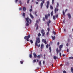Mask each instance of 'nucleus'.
<instances>
[{"mask_svg": "<svg viewBox=\"0 0 73 73\" xmlns=\"http://www.w3.org/2000/svg\"><path fill=\"white\" fill-rule=\"evenodd\" d=\"M68 11V9H66V10H65V12H66V11Z\"/></svg>", "mask_w": 73, "mask_h": 73, "instance_id": "nucleus-60", "label": "nucleus"}, {"mask_svg": "<svg viewBox=\"0 0 73 73\" xmlns=\"http://www.w3.org/2000/svg\"><path fill=\"white\" fill-rule=\"evenodd\" d=\"M50 9H53V6L52 5L50 6Z\"/></svg>", "mask_w": 73, "mask_h": 73, "instance_id": "nucleus-26", "label": "nucleus"}, {"mask_svg": "<svg viewBox=\"0 0 73 73\" xmlns=\"http://www.w3.org/2000/svg\"><path fill=\"white\" fill-rule=\"evenodd\" d=\"M59 53H59L60 56L61 57V53L60 52H59Z\"/></svg>", "mask_w": 73, "mask_h": 73, "instance_id": "nucleus-38", "label": "nucleus"}, {"mask_svg": "<svg viewBox=\"0 0 73 73\" xmlns=\"http://www.w3.org/2000/svg\"><path fill=\"white\" fill-rule=\"evenodd\" d=\"M58 11V8H55L54 10L55 13H56Z\"/></svg>", "mask_w": 73, "mask_h": 73, "instance_id": "nucleus-8", "label": "nucleus"}, {"mask_svg": "<svg viewBox=\"0 0 73 73\" xmlns=\"http://www.w3.org/2000/svg\"><path fill=\"white\" fill-rule=\"evenodd\" d=\"M19 1L20 4H21V1Z\"/></svg>", "mask_w": 73, "mask_h": 73, "instance_id": "nucleus-41", "label": "nucleus"}, {"mask_svg": "<svg viewBox=\"0 0 73 73\" xmlns=\"http://www.w3.org/2000/svg\"><path fill=\"white\" fill-rule=\"evenodd\" d=\"M53 33L54 35H56V32H55L53 31Z\"/></svg>", "mask_w": 73, "mask_h": 73, "instance_id": "nucleus-33", "label": "nucleus"}, {"mask_svg": "<svg viewBox=\"0 0 73 73\" xmlns=\"http://www.w3.org/2000/svg\"><path fill=\"white\" fill-rule=\"evenodd\" d=\"M25 20H26V21L27 22V23L29 22V17L26 18H25Z\"/></svg>", "mask_w": 73, "mask_h": 73, "instance_id": "nucleus-10", "label": "nucleus"}, {"mask_svg": "<svg viewBox=\"0 0 73 73\" xmlns=\"http://www.w3.org/2000/svg\"><path fill=\"white\" fill-rule=\"evenodd\" d=\"M56 51L57 52V54H58V53H59V50H58V48H56Z\"/></svg>", "mask_w": 73, "mask_h": 73, "instance_id": "nucleus-13", "label": "nucleus"}, {"mask_svg": "<svg viewBox=\"0 0 73 73\" xmlns=\"http://www.w3.org/2000/svg\"><path fill=\"white\" fill-rule=\"evenodd\" d=\"M61 50V48H60L59 49V52H60V51Z\"/></svg>", "mask_w": 73, "mask_h": 73, "instance_id": "nucleus-49", "label": "nucleus"}, {"mask_svg": "<svg viewBox=\"0 0 73 73\" xmlns=\"http://www.w3.org/2000/svg\"><path fill=\"white\" fill-rule=\"evenodd\" d=\"M53 19L54 20H56V16H53Z\"/></svg>", "mask_w": 73, "mask_h": 73, "instance_id": "nucleus-22", "label": "nucleus"}, {"mask_svg": "<svg viewBox=\"0 0 73 73\" xmlns=\"http://www.w3.org/2000/svg\"><path fill=\"white\" fill-rule=\"evenodd\" d=\"M52 40H55V38H56V37H55V36H52Z\"/></svg>", "mask_w": 73, "mask_h": 73, "instance_id": "nucleus-20", "label": "nucleus"}, {"mask_svg": "<svg viewBox=\"0 0 73 73\" xmlns=\"http://www.w3.org/2000/svg\"><path fill=\"white\" fill-rule=\"evenodd\" d=\"M40 56H42V54H40V55H38L37 56V57L38 58H40Z\"/></svg>", "mask_w": 73, "mask_h": 73, "instance_id": "nucleus-17", "label": "nucleus"}, {"mask_svg": "<svg viewBox=\"0 0 73 73\" xmlns=\"http://www.w3.org/2000/svg\"><path fill=\"white\" fill-rule=\"evenodd\" d=\"M36 4H38V2H36Z\"/></svg>", "mask_w": 73, "mask_h": 73, "instance_id": "nucleus-63", "label": "nucleus"}, {"mask_svg": "<svg viewBox=\"0 0 73 73\" xmlns=\"http://www.w3.org/2000/svg\"><path fill=\"white\" fill-rule=\"evenodd\" d=\"M46 7L47 9L49 8V4H50V2L49 1H47L46 2Z\"/></svg>", "mask_w": 73, "mask_h": 73, "instance_id": "nucleus-3", "label": "nucleus"}, {"mask_svg": "<svg viewBox=\"0 0 73 73\" xmlns=\"http://www.w3.org/2000/svg\"><path fill=\"white\" fill-rule=\"evenodd\" d=\"M29 57H30V58H32V54H30L29 55Z\"/></svg>", "mask_w": 73, "mask_h": 73, "instance_id": "nucleus-16", "label": "nucleus"}, {"mask_svg": "<svg viewBox=\"0 0 73 73\" xmlns=\"http://www.w3.org/2000/svg\"><path fill=\"white\" fill-rule=\"evenodd\" d=\"M59 44H60V43L59 42H58L57 44V45H59Z\"/></svg>", "mask_w": 73, "mask_h": 73, "instance_id": "nucleus-53", "label": "nucleus"}, {"mask_svg": "<svg viewBox=\"0 0 73 73\" xmlns=\"http://www.w3.org/2000/svg\"><path fill=\"white\" fill-rule=\"evenodd\" d=\"M67 16L70 19H71V15H70V13H68L67 14Z\"/></svg>", "mask_w": 73, "mask_h": 73, "instance_id": "nucleus-7", "label": "nucleus"}, {"mask_svg": "<svg viewBox=\"0 0 73 73\" xmlns=\"http://www.w3.org/2000/svg\"><path fill=\"white\" fill-rule=\"evenodd\" d=\"M50 53L51 52V47H49Z\"/></svg>", "mask_w": 73, "mask_h": 73, "instance_id": "nucleus-29", "label": "nucleus"}, {"mask_svg": "<svg viewBox=\"0 0 73 73\" xmlns=\"http://www.w3.org/2000/svg\"><path fill=\"white\" fill-rule=\"evenodd\" d=\"M44 42L45 44H47V43H46V40H44Z\"/></svg>", "mask_w": 73, "mask_h": 73, "instance_id": "nucleus-47", "label": "nucleus"}, {"mask_svg": "<svg viewBox=\"0 0 73 73\" xmlns=\"http://www.w3.org/2000/svg\"><path fill=\"white\" fill-rule=\"evenodd\" d=\"M53 11H52L51 13V16H53Z\"/></svg>", "mask_w": 73, "mask_h": 73, "instance_id": "nucleus-34", "label": "nucleus"}, {"mask_svg": "<svg viewBox=\"0 0 73 73\" xmlns=\"http://www.w3.org/2000/svg\"><path fill=\"white\" fill-rule=\"evenodd\" d=\"M57 5L56 6L57 8H58V6H59V4L58 3H57Z\"/></svg>", "mask_w": 73, "mask_h": 73, "instance_id": "nucleus-23", "label": "nucleus"}, {"mask_svg": "<svg viewBox=\"0 0 73 73\" xmlns=\"http://www.w3.org/2000/svg\"><path fill=\"white\" fill-rule=\"evenodd\" d=\"M42 36H45V32H44V33H42Z\"/></svg>", "mask_w": 73, "mask_h": 73, "instance_id": "nucleus-21", "label": "nucleus"}, {"mask_svg": "<svg viewBox=\"0 0 73 73\" xmlns=\"http://www.w3.org/2000/svg\"><path fill=\"white\" fill-rule=\"evenodd\" d=\"M53 58L54 59V60H56V59H57V58H58V57H57L56 56H54L53 57Z\"/></svg>", "mask_w": 73, "mask_h": 73, "instance_id": "nucleus-14", "label": "nucleus"}, {"mask_svg": "<svg viewBox=\"0 0 73 73\" xmlns=\"http://www.w3.org/2000/svg\"><path fill=\"white\" fill-rule=\"evenodd\" d=\"M50 14L48 13L47 16V15L46 14L45 15V18L46 20H48V16H49V17H50Z\"/></svg>", "mask_w": 73, "mask_h": 73, "instance_id": "nucleus-5", "label": "nucleus"}, {"mask_svg": "<svg viewBox=\"0 0 73 73\" xmlns=\"http://www.w3.org/2000/svg\"><path fill=\"white\" fill-rule=\"evenodd\" d=\"M29 20L30 21V24H31V23H32V20L30 19H29Z\"/></svg>", "mask_w": 73, "mask_h": 73, "instance_id": "nucleus-31", "label": "nucleus"}, {"mask_svg": "<svg viewBox=\"0 0 73 73\" xmlns=\"http://www.w3.org/2000/svg\"><path fill=\"white\" fill-rule=\"evenodd\" d=\"M44 47V45L43 44H42L41 46V49H42Z\"/></svg>", "mask_w": 73, "mask_h": 73, "instance_id": "nucleus-18", "label": "nucleus"}, {"mask_svg": "<svg viewBox=\"0 0 73 73\" xmlns=\"http://www.w3.org/2000/svg\"><path fill=\"white\" fill-rule=\"evenodd\" d=\"M63 72L64 73H66V71H65V70H64L63 71Z\"/></svg>", "mask_w": 73, "mask_h": 73, "instance_id": "nucleus-46", "label": "nucleus"}, {"mask_svg": "<svg viewBox=\"0 0 73 73\" xmlns=\"http://www.w3.org/2000/svg\"><path fill=\"white\" fill-rule=\"evenodd\" d=\"M36 1H42V0H36Z\"/></svg>", "mask_w": 73, "mask_h": 73, "instance_id": "nucleus-55", "label": "nucleus"}, {"mask_svg": "<svg viewBox=\"0 0 73 73\" xmlns=\"http://www.w3.org/2000/svg\"><path fill=\"white\" fill-rule=\"evenodd\" d=\"M30 11L32 12V9H30Z\"/></svg>", "mask_w": 73, "mask_h": 73, "instance_id": "nucleus-48", "label": "nucleus"}, {"mask_svg": "<svg viewBox=\"0 0 73 73\" xmlns=\"http://www.w3.org/2000/svg\"><path fill=\"white\" fill-rule=\"evenodd\" d=\"M67 52H69V49L68 48L67 49Z\"/></svg>", "mask_w": 73, "mask_h": 73, "instance_id": "nucleus-57", "label": "nucleus"}, {"mask_svg": "<svg viewBox=\"0 0 73 73\" xmlns=\"http://www.w3.org/2000/svg\"><path fill=\"white\" fill-rule=\"evenodd\" d=\"M30 16L31 18V19H33V18H34V17H33V15H32V14H31V13H30Z\"/></svg>", "mask_w": 73, "mask_h": 73, "instance_id": "nucleus-11", "label": "nucleus"}, {"mask_svg": "<svg viewBox=\"0 0 73 73\" xmlns=\"http://www.w3.org/2000/svg\"><path fill=\"white\" fill-rule=\"evenodd\" d=\"M18 0H15V3H17V1H18Z\"/></svg>", "mask_w": 73, "mask_h": 73, "instance_id": "nucleus-50", "label": "nucleus"}, {"mask_svg": "<svg viewBox=\"0 0 73 73\" xmlns=\"http://www.w3.org/2000/svg\"><path fill=\"white\" fill-rule=\"evenodd\" d=\"M30 42L31 44H33V41L32 40H30Z\"/></svg>", "mask_w": 73, "mask_h": 73, "instance_id": "nucleus-28", "label": "nucleus"}, {"mask_svg": "<svg viewBox=\"0 0 73 73\" xmlns=\"http://www.w3.org/2000/svg\"><path fill=\"white\" fill-rule=\"evenodd\" d=\"M44 2H45V0H43L42 1V2H41L40 4V8L41 9L42 7V6H43V3H44Z\"/></svg>", "mask_w": 73, "mask_h": 73, "instance_id": "nucleus-4", "label": "nucleus"}, {"mask_svg": "<svg viewBox=\"0 0 73 73\" xmlns=\"http://www.w3.org/2000/svg\"><path fill=\"white\" fill-rule=\"evenodd\" d=\"M71 72L72 73H73V68L71 67Z\"/></svg>", "mask_w": 73, "mask_h": 73, "instance_id": "nucleus-39", "label": "nucleus"}, {"mask_svg": "<svg viewBox=\"0 0 73 73\" xmlns=\"http://www.w3.org/2000/svg\"><path fill=\"white\" fill-rule=\"evenodd\" d=\"M30 37H31V35L30 34H29L28 36H25V37H24V39H25V40L26 39V40L27 41H29V38H30Z\"/></svg>", "mask_w": 73, "mask_h": 73, "instance_id": "nucleus-2", "label": "nucleus"}, {"mask_svg": "<svg viewBox=\"0 0 73 73\" xmlns=\"http://www.w3.org/2000/svg\"><path fill=\"white\" fill-rule=\"evenodd\" d=\"M41 34H40V33H39L38 34V37H40V36H41Z\"/></svg>", "mask_w": 73, "mask_h": 73, "instance_id": "nucleus-36", "label": "nucleus"}, {"mask_svg": "<svg viewBox=\"0 0 73 73\" xmlns=\"http://www.w3.org/2000/svg\"><path fill=\"white\" fill-rule=\"evenodd\" d=\"M47 30L48 32H49V31H50V29H49V28H48L47 29Z\"/></svg>", "mask_w": 73, "mask_h": 73, "instance_id": "nucleus-43", "label": "nucleus"}, {"mask_svg": "<svg viewBox=\"0 0 73 73\" xmlns=\"http://www.w3.org/2000/svg\"><path fill=\"white\" fill-rule=\"evenodd\" d=\"M29 0H27V4H29Z\"/></svg>", "mask_w": 73, "mask_h": 73, "instance_id": "nucleus-52", "label": "nucleus"}, {"mask_svg": "<svg viewBox=\"0 0 73 73\" xmlns=\"http://www.w3.org/2000/svg\"><path fill=\"white\" fill-rule=\"evenodd\" d=\"M36 13H37V11H35V15H36Z\"/></svg>", "mask_w": 73, "mask_h": 73, "instance_id": "nucleus-56", "label": "nucleus"}, {"mask_svg": "<svg viewBox=\"0 0 73 73\" xmlns=\"http://www.w3.org/2000/svg\"><path fill=\"white\" fill-rule=\"evenodd\" d=\"M40 44H39L38 46V47L39 48V47H40Z\"/></svg>", "mask_w": 73, "mask_h": 73, "instance_id": "nucleus-62", "label": "nucleus"}, {"mask_svg": "<svg viewBox=\"0 0 73 73\" xmlns=\"http://www.w3.org/2000/svg\"><path fill=\"white\" fill-rule=\"evenodd\" d=\"M63 15H65V12H64V11H63Z\"/></svg>", "mask_w": 73, "mask_h": 73, "instance_id": "nucleus-37", "label": "nucleus"}, {"mask_svg": "<svg viewBox=\"0 0 73 73\" xmlns=\"http://www.w3.org/2000/svg\"><path fill=\"white\" fill-rule=\"evenodd\" d=\"M23 11H25L27 10V9H26V8L25 7H23Z\"/></svg>", "mask_w": 73, "mask_h": 73, "instance_id": "nucleus-12", "label": "nucleus"}, {"mask_svg": "<svg viewBox=\"0 0 73 73\" xmlns=\"http://www.w3.org/2000/svg\"><path fill=\"white\" fill-rule=\"evenodd\" d=\"M62 56H63V57H64L65 56V55L64 54H63Z\"/></svg>", "mask_w": 73, "mask_h": 73, "instance_id": "nucleus-59", "label": "nucleus"}, {"mask_svg": "<svg viewBox=\"0 0 73 73\" xmlns=\"http://www.w3.org/2000/svg\"><path fill=\"white\" fill-rule=\"evenodd\" d=\"M23 15L24 17H25V13H23Z\"/></svg>", "mask_w": 73, "mask_h": 73, "instance_id": "nucleus-19", "label": "nucleus"}, {"mask_svg": "<svg viewBox=\"0 0 73 73\" xmlns=\"http://www.w3.org/2000/svg\"><path fill=\"white\" fill-rule=\"evenodd\" d=\"M54 0H52V4L53 5L54 4Z\"/></svg>", "mask_w": 73, "mask_h": 73, "instance_id": "nucleus-44", "label": "nucleus"}, {"mask_svg": "<svg viewBox=\"0 0 73 73\" xmlns=\"http://www.w3.org/2000/svg\"><path fill=\"white\" fill-rule=\"evenodd\" d=\"M38 25L36 27V29L37 30L38 29Z\"/></svg>", "mask_w": 73, "mask_h": 73, "instance_id": "nucleus-42", "label": "nucleus"}, {"mask_svg": "<svg viewBox=\"0 0 73 73\" xmlns=\"http://www.w3.org/2000/svg\"><path fill=\"white\" fill-rule=\"evenodd\" d=\"M19 11H21V10H22V8L20 7L19 8Z\"/></svg>", "mask_w": 73, "mask_h": 73, "instance_id": "nucleus-35", "label": "nucleus"}, {"mask_svg": "<svg viewBox=\"0 0 73 73\" xmlns=\"http://www.w3.org/2000/svg\"><path fill=\"white\" fill-rule=\"evenodd\" d=\"M56 17L57 18L58 17V15H56Z\"/></svg>", "mask_w": 73, "mask_h": 73, "instance_id": "nucleus-51", "label": "nucleus"}, {"mask_svg": "<svg viewBox=\"0 0 73 73\" xmlns=\"http://www.w3.org/2000/svg\"><path fill=\"white\" fill-rule=\"evenodd\" d=\"M33 62H36V60H33Z\"/></svg>", "mask_w": 73, "mask_h": 73, "instance_id": "nucleus-45", "label": "nucleus"}, {"mask_svg": "<svg viewBox=\"0 0 73 73\" xmlns=\"http://www.w3.org/2000/svg\"><path fill=\"white\" fill-rule=\"evenodd\" d=\"M48 47H49V45L47 44L46 46V48H48Z\"/></svg>", "mask_w": 73, "mask_h": 73, "instance_id": "nucleus-32", "label": "nucleus"}, {"mask_svg": "<svg viewBox=\"0 0 73 73\" xmlns=\"http://www.w3.org/2000/svg\"><path fill=\"white\" fill-rule=\"evenodd\" d=\"M64 31L65 32H66V30H65V29H64Z\"/></svg>", "mask_w": 73, "mask_h": 73, "instance_id": "nucleus-64", "label": "nucleus"}, {"mask_svg": "<svg viewBox=\"0 0 73 73\" xmlns=\"http://www.w3.org/2000/svg\"><path fill=\"white\" fill-rule=\"evenodd\" d=\"M33 55L34 56L35 58H36L37 57V55H36L35 52H34L33 53Z\"/></svg>", "mask_w": 73, "mask_h": 73, "instance_id": "nucleus-9", "label": "nucleus"}, {"mask_svg": "<svg viewBox=\"0 0 73 73\" xmlns=\"http://www.w3.org/2000/svg\"><path fill=\"white\" fill-rule=\"evenodd\" d=\"M40 66H41V61H39V64Z\"/></svg>", "mask_w": 73, "mask_h": 73, "instance_id": "nucleus-25", "label": "nucleus"}, {"mask_svg": "<svg viewBox=\"0 0 73 73\" xmlns=\"http://www.w3.org/2000/svg\"><path fill=\"white\" fill-rule=\"evenodd\" d=\"M50 23H51V21H50V19L48 20V22H47L46 23L47 24V25L48 26V27H49V24Z\"/></svg>", "mask_w": 73, "mask_h": 73, "instance_id": "nucleus-6", "label": "nucleus"}, {"mask_svg": "<svg viewBox=\"0 0 73 73\" xmlns=\"http://www.w3.org/2000/svg\"><path fill=\"white\" fill-rule=\"evenodd\" d=\"M44 29H42L41 30V33H44Z\"/></svg>", "mask_w": 73, "mask_h": 73, "instance_id": "nucleus-24", "label": "nucleus"}, {"mask_svg": "<svg viewBox=\"0 0 73 73\" xmlns=\"http://www.w3.org/2000/svg\"><path fill=\"white\" fill-rule=\"evenodd\" d=\"M20 62L21 64H23V61H21Z\"/></svg>", "mask_w": 73, "mask_h": 73, "instance_id": "nucleus-30", "label": "nucleus"}, {"mask_svg": "<svg viewBox=\"0 0 73 73\" xmlns=\"http://www.w3.org/2000/svg\"><path fill=\"white\" fill-rule=\"evenodd\" d=\"M29 22H27V23L26 24V26H29Z\"/></svg>", "mask_w": 73, "mask_h": 73, "instance_id": "nucleus-15", "label": "nucleus"}, {"mask_svg": "<svg viewBox=\"0 0 73 73\" xmlns=\"http://www.w3.org/2000/svg\"><path fill=\"white\" fill-rule=\"evenodd\" d=\"M48 34H49V32H48L47 33L46 35H48Z\"/></svg>", "mask_w": 73, "mask_h": 73, "instance_id": "nucleus-58", "label": "nucleus"}, {"mask_svg": "<svg viewBox=\"0 0 73 73\" xmlns=\"http://www.w3.org/2000/svg\"><path fill=\"white\" fill-rule=\"evenodd\" d=\"M43 21H45V17H43Z\"/></svg>", "mask_w": 73, "mask_h": 73, "instance_id": "nucleus-40", "label": "nucleus"}, {"mask_svg": "<svg viewBox=\"0 0 73 73\" xmlns=\"http://www.w3.org/2000/svg\"><path fill=\"white\" fill-rule=\"evenodd\" d=\"M42 42H44L45 41V40H44V39H43L42 40Z\"/></svg>", "mask_w": 73, "mask_h": 73, "instance_id": "nucleus-54", "label": "nucleus"}, {"mask_svg": "<svg viewBox=\"0 0 73 73\" xmlns=\"http://www.w3.org/2000/svg\"><path fill=\"white\" fill-rule=\"evenodd\" d=\"M66 46H68V43H67Z\"/></svg>", "mask_w": 73, "mask_h": 73, "instance_id": "nucleus-61", "label": "nucleus"}, {"mask_svg": "<svg viewBox=\"0 0 73 73\" xmlns=\"http://www.w3.org/2000/svg\"><path fill=\"white\" fill-rule=\"evenodd\" d=\"M40 38H36V41L35 42V45L36 46H38V44H39L40 43Z\"/></svg>", "mask_w": 73, "mask_h": 73, "instance_id": "nucleus-1", "label": "nucleus"}, {"mask_svg": "<svg viewBox=\"0 0 73 73\" xmlns=\"http://www.w3.org/2000/svg\"><path fill=\"white\" fill-rule=\"evenodd\" d=\"M63 46V45L62 44L60 45V48H62V46Z\"/></svg>", "mask_w": 73, "mask_h": 73, "instance_id": "nucleus-27", "label": "nucleus"}]
</instances>
